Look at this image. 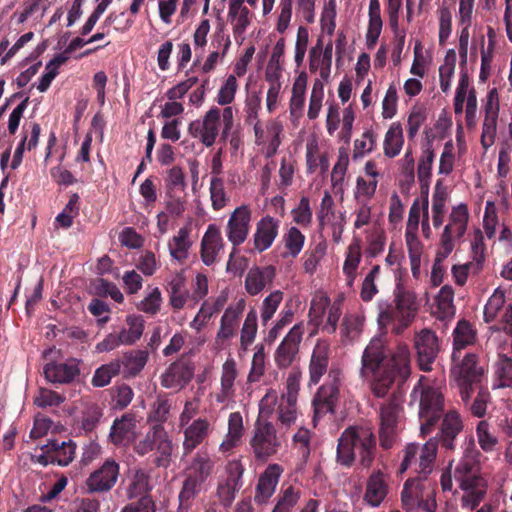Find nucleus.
I'll list each match as a JSON object with an SVG mask.
<instances>
[{
  "instance_id": "obj_43",
  "label": "nucleus",
  "mask_w": 512,
  "mask_h": 512,
  "mask_svg": "<svg viewBox=\"0 0 512 512\" xmlns=\"http://www.w3.org/2000/svg\"><path fill=\"white\" fill-rule=\"evenodd\" d=\"M478 443L484 452H492L498 444L495 429L486 420H481L476 427Z\"/></svg>"
},
{
  "instance_id": "obj_1",
  "label": "nucleus",
  "mask_w": 512,
  "mask_h": 512,
  "mask_svg": "<svg viewBox=\"0 0 512 512\" xmlns=\"http://www.w3.org/2000/svg\"><path fill=\"white\" fill-rule=\"evenodd\" d=\"M411 374L410 349L399 343L390 350L382 337H374L363 351L360 376L371 379L375 397L384 398L395 381L405 382Z\"/></svg>"
},
{
  "instance_id": "obj_39",
  "label": "nucleus",
  "mask_w": 512,
  "mask_h": 512,
  "mask_svg": "<svg viewBox=\"0 0 512 512\" xmlns=\"http://www.w3.org/2000/svg\"><path fill=\"white\" fill-rule=\"evenodd\" d=\"M128 328H122L119 332L123 345L135 344L143 335L144 319L140 315H128L126 317Z\"/></svg>"
},
{
  "instance_id": "obj_50",
  "label": "nucleus",
  "mask_w": 512,
  "mask_h": 512,
  "mask_svg": "<svg viewBox=\"0 0 512 512\" xmlns=\"http://www.w3.org/2000/svg\"><path fill=\"white\" fill-rule=\"evenodd\" d=\"M149 475L143 470H136L127 488V496L134 499L147 495L149 491Z\"/></svg>"
},
{
  "instance_id": "obj_33",
  "label": "nucleus",
  "mask_w": 512,
  "mask_h": 512,
  "mask_svg": "<svg viewBox=\"0 0 512 512\" xmlns=\"http://www.w3.org/2000/svg\"><path fill=\"white\" fill-rule=\"evenodd\" d=\"M476 331L472 324L466 320L461 319L458 321L453 331V352L452 362H456L461 356V350L475 342Z\"/></svg>"
},
{
  "instance_id": "obj_2",
  "label": "nucleus",
  "mask_w": 512,
  "mask_h": 512,
  "mask_svg": "<svg viewBox=\"0 0 512 512\" xmlns=\"http://www.w3.org/2000/svg\"><path fill=\"white\" fill-rule=\"evenodd\" d=\"M377 453L376 436L370 427L349 426L340 435L336 449V462L346 468L355 463L370 469Z\"/></svg>"
},
{
  "instance_id": "obj_5",
  "label": "nucleus",
  "mask_w": 512,
  "mask_h": 512,
  "mask_svg": "<svg viewBox=\"0 0 512 512\" xmlns=\"http://www.w3.org/2000/svg\"><path fill=\"white\" fill-rule=\"evenodd\" d=\"M422 376L411 392V400L419 398L420 431L423 436L430 434L444 415V397L441 390L423 385Z\"/></svg>"
},
{
  "instance_id": "obj_10",
  "label": "nucleus",
  "mask_w": 512,
  "mask_h": 512,
  "mask_svg": "<svg viewBox=\"0 0 512 512\" xmlns=\"http://www.w3.org/2000/svg\"><path fill=\"white\" fill-rule=\"evenodd\" d=\"M249 444L255 459L265 462L281 448L282 435L277 433L272 422L257 419Z\"/></svg>"
},
{
  "instance_id": "obj_48",
  "label": "nucleus",
  "mask_w": 512,
  "mask_h": 512,
  "mask_svg": "<svg viewBox=\"0 0 512 512\" xmlns=\"http://www.w3.org/2000/svg\"><path fill=\"white\" fill-rule=\"evenodd\" d=\"M505 301V292L500 288H497L489 297L484 307L483 318L485 323H491L496 319L499 311L503 308Z\"/></svg>"
},
{
  "instance_id": "obj_30",
  "label": "nucleus",
  "mask_w": 512,
  "mask_h": 512,
  "mask_svg": "<svg viewBox=\"0 0 512 512\" xmlns=\"http://www.w3.org/2000/svg\"><path fill=\"white\" fill-rule=\"evenodd\" d=\"M283 469L278 464H270L261 474L256 487L255 500L267 501L275 491Z\"/></svg>"
},
{
  "instance_id": "obj_42",
  "label": "nucleus",
  "mask_w": 512,
  "mask_h": 512,
  "mask_svg": "<svg viewBox=\"0 0 512 512\" xmlns=\"http://www.w3.org/2000/svg\"><path fill=\"white\" fill-rule=\"evenodd\" d=\"M231 45L229 37H224L223 34H217L215 39L212 41L211 46L216 48L215 51L211 52L206 61L202 66V71L204 73H209L213 71L218 63V60L221 56H225L229 47Z\"/></svg>"
},
{
  "instance_id": "obj_47",
  "label": "nucleus",
  "mask_w": 512,
  "mask_h": 512,
  "mask_svg": "<svg viewBox=\"0 0 512 512\" xmlns=\"http://www.w3.org/2000/svg\"><path fill=\"white\" fill-rule=\"evenodd\" d=\"M243 434V419L239 412L231 413L228 420L227 439L221 444V448L234 447L239 442Z\"/></svg>"
},
{
  "instance_id": "obj_52",
  "label": "nucleus",
  "mask_w": 512,
  "mask_h": 512,
  "mask_svg": "<svg viewBox=\"0 0 512 512\" xmlns=\"http://www.w3.org/2000/svg\"><path fill=\"white\" fill-rule=\"evenodd\" d=\"M170 410V400L166 396H158L151 407L148 420L163 425L170 416Z\"/></svg>"
},
{
  "instance_id": "obj_31",
  "label": "nucleus",
  "mask_w": 512,
  "mask_h": 512,
  "mask_svg": "<svg viewBox=\"0 0 512 512\" xmlns=\"http://www.w3.org/2000/svg\"><path fill=\"white\" fill-rule=\"evenodd\" d=\"M190 234L191 228L184 226L168 241L170 256L180 264H183L189 257V250L193 244Z\"/></svg>"
},
{
  "instance_id": "obj_13",
  "label": "nucleus",
  "mask_w": 512,
  "mask_h": 512,
  "mask_svg": "<svg viewBox=\"0 0 512 512\" xmlns=\"http://www.w3.org/2000/svg\"><path fill=\"white\" fill-rule=\"evenodd\" d=\"M468 220L469 212L466 204L461 203L452 208L448 224L445 225L440 236L441 256L448 257L452 253L455 248V241L461 239L467 231Z\"/></svg>"
},
{
  "instance_id": "obj_53",
  "label": "nucleus",
  "mask_w": 512,
  "mask_h": 512,
  "mask_svg": "<svg viewBox=\"0 0 512 512\" xmlns=\"http://www.w3.org/2000/svg\"><path fill=\"white\" fill-rule=\"evenodd\" d=\"M330 305V298L327 295H316L312 299L309 309V317L311 318V322H313L316 326H319L323 322L325 312Z\"/></svg>"
},
{
  "instance_id": "obj_21",
  "label": "nucleus",
  "mask_w": 512,
  "mask_h": 512,
  "mask_svg": "<svg viewBox=\"0 0 512 512\" xmlns=\"http://www.w3.org/2000/svg\"><path fill=\"white\" fill-rule=\"evenodd\" d=\"M389 493V476L380 469L373 470L365 485L363 500L369 506L379 507Z\"/></svg>"
},
{
  "instance_id": "obj_61",
  "label": "nucleus",
  "mask_w": 512,
  "mask_h": 512,
  "mask_svg": "<svg viewBox=\"0 0 512 512\" xmlns=\"http://www.w3.org/2000/svg\"><path fill=\"white\" fill-rule=\"evenodd\" d=\"M435 153L432 148V144L428 141L426 148L423 150V154L419 160L417 168L418 180L431 179L432 176V164L434 162Z\"/></svg>"
},
{
  "instance_id": "obj_32",
  "label": "nucleus",
  "mask_w": 512,
  "mask_h": 512,
  "mask_svg": "<svg viewBox=\"0 0 512 512\" xmlns=\"http://www.w3.org/2000/svg\"><path fill=\"white\" fill-rule=\"evenodd\" d=\"M45 448H49V452L52 455L54 464H57L61 467H66L75 459L77 445L71 439L67 441L50 439L45 444Z\"/></svg>"
},
{
  "instance_id": "obj_49",
  "label": "nucleus",
  "mask_w": 512,
  "mask_h": 512,
  "mask_svg": "<svg viewBox=\"0 0 512 512\" xmlns=\"http://www.w3.org/2000/svg\"><path fill=\"white\" fill-rule=\"evenodd\" d=\"M485 243L481 230L477 229L471 242V261L474 271H482L485 262Z\"/></svg>"
},
{
  "instance_id": "obj_44",
  "label": "nucleus",
  "mask_w": 512,
  "mask_h": 512,
  "mask_svg": "<svg viewBox=\"0 0 512 512\" xmlns=\"http://www.w3.org/2000/svg\"><path fill=\"white\" fill-rule=\"evenodd\" d=\"M435 300L440 318H448L454 316V289L452 286H442Z\"/></svg>"
},
{
  "instance_id": "obj_14",
  "label": "nucleus",
  "mask_w": 512,
  "mask_h": 512,
  "mask_svg": "<svg viewBox=\"0 0 512 512\" xmlns=\"http://www.w3.org/2000/svg\"><path fill=\"white\" fill-rule=\"evenodd\" d=\"M304 332L305 326L300 322L295 324L282 339L274 352V362L278 369H287L298 359Z\"/></svg>"
},
{
  "instance_id": "obj_4",
  "label": "nucleus",
  "mask_w": 512,
  "mask_h": 512,
  "mask_svg": "<svg viewBox=\"0 0 512 512\" xmlns=\"http://www.w3.org/2000/svg\"><path fill=\"white\" fill-rule=\"evenodd\" d=\"M378 323L382 327L392 325V332L399 335L414 321L418 304L416 295L401 282L396 284L394 299L379 306Z\"/></svg>"
},
{
  "instance_id": "obj_9",
  "label": "nucleus",
  "mask_w": 512,
  "mask_h": 512,
  "mask_svg": "<svg viewBox=\"0 0 512 512\" xmlns=\"http://www.w3.org/2000/svg\"><path fill=\"white\" fill-rule=\"evenodd\" d=\"M402 412L401 398L395 393L380 405L378 437L382 449H391L395 444Z\"/></svg>"
},
{
  "instance_id": "obj_64",
  "label": "nucleus",
  "mask_w": 512,
  "mask_h": 512,
  "mask_svg": "<svg viewBox=\"0 0 512 512\" xmlns=\"http://www.w3.org/2000/svg\"><path fill=\"white\" fill-rule=\"evenodd\" d=\"M498 117L485 116L482 125L481 145L487 151L495 142Z\"/></svg>"
},
{
  "instance_id": "obj_3",
  "label": "nucleus",
  "mask_w": 512,
  "mask_h": 512,
  "mask_svg": "<svg viewBox=\"0 0 512 512\" xmlns=\"http://www.w3.org/2000/svg\"><path fill=\"white\" fill-rule=\"evenodd\" d=\"M215 459L207 450H198L184 469V480L178 495L177 512H189L206 481L214 474Z\"/></svg>"
},
{
  "instance_id": "obj_29",
  "label": "nucleus",
  "mask_w": 512,
  "mask_h": 512,
  "mask_svg": "<svg viewBox=\"0 0 512 512\" xmlns=\"http://www.w3.org/2000/svg\"><path fill=\"white\" fill-rule=\"evenodd\" d=\"M275 277V267L265 266L258 267L254 266L249 269L245 278V290L251 295H258L268 283L272 282Z\"/></svg>"
},
{
  "instance_id": "obj_7",
  "label": "nucleus",
  "mask_w": 512,
  "mask_h": 512,
  "mask_svg": "<svg viewBox=\"0 0 512 512\" xmlns=\"http://www.w3.org/2000/svg\"><path fill=\"white\" fill-rule=\"evenodd\" d=\"M461 356L450 369V377L454 379L458 388L461 400L468 404L475 388L482 385L484 369L478 364V357L474 353H467L462 359Z\"/></svg>"
},
{
  "instance_id": "obj_24",
  "label": "nucleus",
  "mask_w": 512,
  "mask_h": 512,
  "mask_svg": "<svg viewBox=\"0 0 512 512\" xmlns=\"http://www.w3.org/2000/svg\"><path fill=\"white\" fill-rule=\"evenodd\" d=\"M79 363L75 358L64 363L49 362L43 369L45 378L53 384H69L80 374Z\"/></svg>"
},
{
  "instance_id": "obj_62",
  "label": "nucleus",
  "mask_w": 512,
  "mask_h": 512,
  "mask_svg": "<svg viewBox=\"0 0 512 512\" xmlns=\"http://www.w3.org/2000/svg\"><path fill=\"white\" fill-rule=\"evenodd\" d=\"M238 90V82L234 75H229L223 85L220 87L216 101L219 105H229L233 102Z\"/></svg>"
},
{
  "instance_id": "obj_54",
  "label": "nucleus",
  "mask_w": 512,
  "mask_h": 512,
  "mask_svg": "<svg viewBox=\"0 0 512 512\" xmlns=\"http://www.w3.org/2000/svg\"><path fill=\"white\" fill-rule=\"evenodd\" d=\"M209 190L213 209L221 210L224 208L228 200L224 188V180L221 177H212Z\"/></svg>"
},
{
  "instance_id": "obj_63",
  "label": "nucleus",
  "mask_w": 512,
  "mask_h": 512,
  "mask_svg": "<svg viewBox=\"0 0 512 512\" xmlns=\"http://www.w3.org/2000/svg\"><path fill=\"white\" fill-rule=\"evenodd\" d=\"M406 245L408 248L412 272L415 275L420 264L421 242L417 237V232H405Z\"/></svg>"
},
{
  "instance_id": "obj_20",
  "label": "nucleus",
  "mask_w": 512,
  "mask_h": 512,
  "mask_svg": "<svg viewBox=\"0 0 512 512\" xmlns=\"http://www.w3.org/2000/svg\"><path fill=\"white\" fill-rule=\"evenodd\" d=\"M426 479L418 475L417 477L407 479L404 483L401 501L403 508L407 511L421 507L428 512H433L435 502L423 499V481Z\"/></svg>"
},
{
  "instance_id": "obj_55",
  "label": "nucleus",
  "mask_w": 512,
  "mask_h": 512,
  "mask_svg": "<svg viewBox=\"0 0 512 512\" xmlns=\"http://www.w3.org/2000/svg\"><path fill=\"white\" fill-rule=\"evenodd\" d=\"M257 333V313L254 309H251L244 321L240 342L241 346L246 349L250 344L253 343Z\"/></svg>"
},
{
  "instance_id": "obj_41",
  "label": "nucleus",
  "mask_w": 512,
  "mask_h": 512,
  "mask_svg": "<svg viewBox=\"0 0 512 512\" xmlns=\"http://www.w3.org/2000/svg\"><path fill=\"white\" fill-rule=\"evenodd\" d=\"M170 305L174 309H182L187 301L188 292L185 287V279L181 275L174 276L168 283Z\"/></svg>"
},
{
  "instance_id": "obj_22",
  "label": "nucleus",
  "mask_w": 512,
  "mask_h": 512,
  "mask_svg": "<svg viewBox=\"0 0 512 512\" xmlns=\"http://www.w3.org/2000/svg\"><path fill=\"white\" fill-rule=\"evenodd\" d=\"M280 221L270 215L262 217L257 223L253 234V249L262 253L269 249L278 236Z\"/></svg>"
},
{
  "instance_id": "obj_28",
  "label": "nucleus",
  "mask_w": 512,
  "mask_h": 512,
  "mask_svg": "<svg viewBox=\"0 0 512 512\" xmlns=\"http://www.w3.org/2000/svg\"><path fill=\"white\" fill-rule=\"evenodd\" d=\"M329 357V344L325 341H317L309 363L310 385L318 384L323 375L327 372Z\"/></svg>"
},
{
  "instance_id": "obj_23",
  "label": "nucleus",
  "mask_w": 512,
  "mask_h": 512,
  "mask_svg": "<svg viewBox=\"0 0 512 512\" xmlns=\"http://www.w3.org/2000/svg\"><path fill=\"white\" fill-rule=\"evenodd\" d=\"M194 367L185 361H175L161 375V385L167 389H182L193 378Z\"/></svg>"
},
{
  "instance_id": "obj_60",
  "label": "nucleus",
  "mask_w": 512,
  "mask_h": 512,
  "mask_svg": "<svg viewBox=\"0 0 512 512\" xmlns=\"http://www.w3.org/2000/svg\"><path fill=\"white\" fill-rule=\"evenodd\" d=\"M282 300L283 293L280 290H275L265 297L261 308V320L263 325H266V323L273 317Z\"/></svg>"
},
{
  "instance_id": "obj_6",
  "label": "nucleus",
  "mask_w": 512,
  "mask_h": 512,
  "mask_svg": "<svg viewBox=\"0 0 512 512\" xmlns=\"http://www.w3.org/2000/svg\"><path fill=\"white\" fill-rule=\"evenodd\" d=\"M453 476L464 491L461 498L462 507L476 509L487 493V483L480 474V463L460 460Z\"/></svg>"
},
{
  "instance_id": "obj_17",
  "label": "nucleus",
  "mask_w": 512,
  "mask_h": 512,
  "mask_svg": "<svg viewBox=\"0 0 512 512\" xmlns=\"http://www.w3.org/2000/svg\"><path fill=\"white\" fill-rule=\"evenodd\" d=\"M120 473L119 464L112 458H108L86 480L87 490L91 493L110 491L116 484Z\"/></svg>"
},
{
  "instance_id": "obj_15",
  "label": "nucleus",
  "mask_w": 512,
  "mask_h": 512,
  "mask_svg": "<svg viewBox=\"0 0 512 512\" xmlns=\"http://www.w3.org/2000/svg\"><path fill=\"white\" fill-rule=\"evenodd\" d=\"M414 349L419 369L424 372L432 371L433 363L440 352L439 339L436 333L427 328L416 332L414 335Z\"/></svg>"
},
{
  "instance_id": "obj_34",
  "label": "nucleus",
  "mask_w": 512,
  "mask_h": 512,
  "mask_svg": "<svg viewBox=\"0 0 512 512\" xmlns=\"http://www.w3.org/2000/svg\"><path fill=\"white\" fill-rule=\"evenodd\" d=\"M244 306V300H240L236 306H229L226 308L220 321L217 340H228L234 336L238 327L239 319L244 310Z\"/></svg>"
},
{
  "instance_id": "obj_18",
  "label": "nucleus",
  "mask_w": 512,
  "mask_h": 512,
  "mask_svg": "<svg viewBox=\"0 0 512 512\" xmlns=\"http://www.w3.org/2000/svg\"><path fill=\"white\" fill-rule=\"evenodd\" d=\"M180 428L183 432L182 457L191 455L195 449L207 441L212 431L210 421L201 417Z\"/></svg>"
},
{
  "instance_id": "obj_51",
  "label": "nucleus",
  "mask_w": 512,
  "mask_h": 512,
  "mask_svg": "<svg viewBox=\"0 0 512 512\" xmlns=\"http://www.w3.org/2000/svg\"><path fill=\"white\" fill-rule=\"evenodd\" d=\"M495 374L499 380V387H512V358L501 354L495 363Z\"/></svg>"
},
{
  "instance_id": "obj_46",
  "label": "nucleus",
  "mask_w": 512,
  "mask_h": 512,
  "mask_svg": "<svg viewBox=\"0 0 512 512\" xmlns=\"http://www.w3.org/2000/svg\"><path fill=\"white\" fill-rule=\"evenodd\" d=\"M165 193H183L186 188L185 174L181 167L173 166L166 172Z\"/></svg>"
},
{
  "instance_id": "obj_38",
  "label": "nucleus",
  "mask_w": 512,
  "mask_h": 512,
  "mask_svg": "<svg viewBox=\"0 0 512 512\" xmlns=\"http://www.w3.org/2000/svg\"><path fill=\"white\" fill-rule=\"evenodd\" d=\"M404 144L403 129L400 123H393L384 139V154L389 158L396 157Z\"/></svg>"
},
{
  "instance_id": "obj_56",
  "label": "nucleus",
  "mask_w": 512,
  "mask_h": 512,
  "mask_svg": "<svg viewBox=\"0 0 512 512\" xmlns=\"http://www.w3.org/2000/svg\"><path fill=\"white\" fill-rule=\"evenodd\" d=\"M477 395L473 402L470 404V413L477 418H483L487 412V405L491 400V395L487 387L479 386L475 388Z\"/></svg>"
},
{
  "instance_id": "obj_11",
  "label": "nucleus",
  "mask_w": 512,
  "mask_h": 512,
  "mask_svg": "<svg viewBox=\"0 0 512 512\" xmlns=\"http://www.w3.org/2000/svg\"><path fill=\"white\" fill-rule=\"evenodd\" d=\"M340 371L331 369L328 374V380L321 385L312 401L314 416L313 422L322 419L327 414L333 415L335 413L336 404L340 396Z\"/></svg>"
},
{
  "instance_id": "obj_37",
  "label": "nucleus",
  "mask_w": 512,
  "mask_h": 512,
  "mask_svg": "<svg viewBox=\"0 0 512 512\" xmlns=\"http://www.w3.org/2000/svg\"><path fill=\"white\" fill-rule=\"evenodd\" d=\"M364 320L363 316L356 313L345 314L340 325L342 343H352L360 337Z\"/></svg>"
},
{
  "instance_id": "obj_58",
  "label": "nucleus",
  "mask_w": 512,
  "mask_h": 512,
  "mask_svg": "<svg viewBox=\"0 0 512 512\" xmlns=\"http://www.w3.org/2000/svg\"><path fill=\"white\" fill-rule=\"evenodd\" d=\"M344 297L339 295L337 299L329 306L328 316L322 330L328 334H334L337 330L339 319L342 315V305Z\"/></svg>"
},
{
  "instance_id": "obj_26",
  "label": "nucleus",
  "mask_w": 512,
  "mask_h": 512,
  "mask_svg": "<svg viewBox=\"0 0 512 512\" xmlns=\"http://www.w3.org/2000/svg\"><path fill=\"white\" fill-rule=\"evenodd\" d=\"M441 428L438 433L439 443L447 450L455 448V440L463 430V422L460 414L456 410H450L444 413Z\"/></svg>"
},
{
  "instance_id": "obj_36",
  "label": "nucleus",
  "mask_w": 512,
  "mask_h": 512,
  "mask_svg": "<svg viewBox=\"0 0 512 512\" xmlns=\"http://www.w3.org/2000/svg\"><path fill=\"white\" fill-rule=\"evenodd\" d=\"M154 451L157 456L154 463L157 467L167 468L171 463L173 442L163 425L158 424Z\"/></svg>"
},
{
  "instance_id": "obj_59",
  "label": "nucleus",
  "mask_w": 512,
  "mask_h": 512,
  "mask_svg": "<svg viewBox=\"0 0 512 512\" xmlns=\"http://www.w3.org/2000/svg\"><path fill=\"white\" fill-rule=\"evenodd\" d=\"M278 421L286 427H289L297 418V401L281 398L278 404Z\"/></svg>"
},
{
  "instance_id": "obj_40",
  "label": "nucleus",
  "mask_w": 512,
  "mask_h": 512,
  "mask_svg": "<svg viewBox=\"0 0 512 512\" xmlns=\"http://www.w3.org/2000/svg\"><path fill=\"white\" fill-rule=\"evenodd\" d=\"M305 235L295 226H291L282 236L285 249L284 257L296 258L302 251L305 244Z\"/></svg>"
},
{
  "instance_id": "obj_8",
  "label": "nucleus",
  "mask_w": 512,
  "mask_h": 512,
  "mask_svg": "<svg viewBox=\"0 0 512 512\" xmlns=\"http://www.w3.org/2000/svg\"><path fill=\"white\" fill-rule=\"evenodd\" d=\"M438 442L430 439L423 445L409 443L403 450V459L398 472L404 473L413 469L420 477L427 478L433 471L437 456Z\"/></svg>"
},
{
  "instance_id": "obj_12",
  "label": "nucleus",
  "mask_w": 512,
  "mask_h": 512,
  "mask_svg": "<svg viewBox=\"0 0 512 512\" xmlns=\"http://www.w3.org/2000/svg\"><path fill=\"white\" fill-rule=\"evenodd\" d=\"M252 211L247 205L237 207L230 215L226 225V236L233 245V251L229 256L227 263V271L236 270L235 263L232 259L236 252V248L243 244L249 234Z\"/></svg>"
},
{
  "instance_id": "obj_25",
  "label": "nucleus",
  "mask_w": 512,
  "mask_h": 512,
  "mask_svg": "<svg viewBox=\"0 0 512 512\" xmlns=\"http://www.w3.org/2000/svg\"><path fill=\"white\" fill-rule=\"evenodd\" d=\"M224 240L219 227L215 224L208 225L200 244V257L206 266H211L217 261L218 254L224 248Z\"/></svg>"
},
{
  "instance_id": "obj_57",
  "label": "nucleus",
  "mask_w": 512,
  "mask_h": 512,
  "mask_svg": "<svg viewBox=\"0 0 512 512\" xmlns=\"http://www.w3.org/2000/svg\"><path fill=\"white\" fill-rule=\"evenodd\" d=\"M293 221L302 226L309 227L312 223V209L310 207V200L308 197H301L299 204L291 211Z\"/></svg>"
},
{
  "instance_id": "obj_35",
  "label": "nucleus",
  "mask_w": 512,
  "mask_h": 512,
  "mask_svg": "<svg viewBox=\"0 0 512 512\" xmlns=\"http://www.w3.org/2000/svg\"><path fill=\"white\" fill-rule=\"evenodd\" d=\"M148 359L149 353L147 350L135 349L124 352L121 357L123 377L134 378L138 376L147 364Z\"/></svg>"
},
{
  "instance_id": "obj_16",
  "label": "nucleus",
  "mask_w": 512,
  "mask_h": 512,
  "mask_svg": "<svg viewBox=\"0 0 512 512\" xmlns=\"http://www.w3.org/2000/svg\"><path fill=\"white\" fill-rule=\"evenodd\" d=\"M220 119V109L212 107L202 120L197 119L189 124L188 133L193 138H198L206 147H211L219 135Z\"/></svg>"
},
{
  "instance_id": "obj_27",
  "label": "nucleus",
  "mask_w": 512,
  "mask_h": 512,
  "mask_svg": "<svg viewBox=\"0 0 512 512\" xmlns=\"http://www.w3.org/2000/svg\"><path fill=\"white\" fill-rule=\"evenodd\" d=\"M136 419L133 413L116 418L110 429L109 438L116 446H127L135 438Z\"/></svg>"
},
{
  "instance_id": "obj_45",
  "label": "nucleus",
  "mask_w": 512,
  "mask_h": 512,
  "mask_svg": "<svg viewBox=\"0 0 512 512\" xmlns=\"http://www.w3.org/2000/svg\"><path fill=\"white\" fill-rule=\"evenodd\" d=\"M300 494V490L292 485L283 488L278 495L277 503L272 512H292L300 499Z\"/></svg>"
},
{
  "instance_id": "obj_19",
  "label": "nucleus",
  "mask_w": 512,
  "mask_h": 512,
  "mask_svg": "<svg viewBox=\"0 0 512 512\" xmlns=\"http://www.w3.org/2000/svg\"><path fill=\"white\" fill-rule=\"evenodd\" d=\"M226 472V479L218 484L217 495L222 505L230 506L243 485L244 468L239 461H232L228 463Z\"/></svg>"
}]
</instances>
